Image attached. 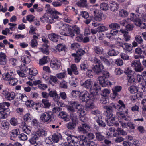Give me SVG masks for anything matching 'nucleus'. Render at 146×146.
I'll list each match as a JSON object with an SVG mask.
<instances>
[{
	"mask_svg": "<svg viewBox=\"0 0 146 146\" xmlns=\"http://www.w3.org/2000/svg\"><path fill=\"white\" fill-rule=\"evenodd\" d=\"M124 50L127 53H132L134 50H133V46L131 44L125 43L123 47Z\"/></svg>",
	"mask_w": 146,
	"mask_h": 146,
	"instance_id": "obj_28",
	"label": "nucleus"
},
{
	"mask_svg": "<svg viewBox=\"0 0 146 146\" xmlns=\"http://www.w3.org/2000/svg\"><path fill=\"white\" fill-rule=\"evenodd\" d=\"M49 58L46 56H43L42 58L39 60V64L40 66L43 65L47 63Z\"/></svg>",
	"mask_w": 146,
	"mask_h": 146,
	"instance_id": "obj_40",
	"label": "nucleus"
},
{
	"mask_svg": "<svg viewBox=\"0 0 146 146\" xmlns=\"http://www.w3.org/2000/svg\"><path fill=\"white\" fill-rule=\"evenodd\" d=\"M38 74V71L35 68H30L29 69V74L31 75L35 76Z\"/></svg>",
	"mask_w": 146,
	"mask_h": 146,
	"instance_id": "obj_56",
	"label": "nucleus"
},
{
	"mask_svg": "<svg viewBox=\"0 0 146 146\" xmlns=\"http://www.w3.org/2000/svg\"><path fill=\"white\" fill-rule=\"evenodd\" d=\"M104 113L106 117L105 119L108 125L111 126L115 125L116 126H119V123H117L115 121V115H113L112 113H107V111H106Z\"/></svg>",
	"mask_w": 146,
	"mask_h": 146,
	"instance_id": "obj_8",
	"label": "nucleus"
},
{
	"mask_svg": "<svg viewBox=\"0 0 146 146\" xmlns=\"http://www.w3.org/2000/svg\"><path fill=\"white\" fill-rule=\"evenodd\" d=\"M72 30L73 31V32L76 34H78L80 32V30L79 27L76 25L72 26Z\"/></svg>",
	"mask_w": 146,
	"mask_h": 146,
	"instance_id": "obj_55",
	"label": "nucleus"
},
{
	"mask_svg": "<svg viewBox=\"0 0 146 146\" xmlns=\"http://www.w3.org/2000/svg\"><path fill=\"white\" fill-rule=\"evenodd\" d=\"M68 143H65L62 144L60 146H80L78 145V143L82 146H88L89 141L86 137L81 135L78 137L71 135H68L66 138Z\"/></svg>",
	"mask_w": 146,
	"mask_h": 146,
	"instance_id": "obj_2",
	"label": "nucleus"
},
{
	"mask_svg": "<svg viewBox=\"0 0 146 146\" xmlns=\"http://www.w3.org/2000/svg\"><path fill=\"white\" fill-rule=\"evenodd\" d=\"M30 56H24L22 57L21 60L25 64H28L31 61Z\"/></svg>",
	"mask_w": 146,
	"mask_h": 146,
	"instance_id": "obj_47",
	"label": "nucleus"
},
{
	"mask_svg": "<svg viewBox=\"0 0 146 146\" xmlns=\"http://www.w3.org/2000/svg\"><path fill=\"white\" fill-rule=\"evenodd\" d=\"M60 134L59 135L56 133H54L52 135V138L53 142L57 143L59 141L60 137L61 136Z\"/></svg>",
	"mask_w": 146,
	"mask_h": 146,
	"instance_id": "obj_43",
	"label": "nucleus"
},
{
	"mask_svg": "<svg viewBox=\"0 0 146 146\" xmlns=\"http://www.w3.org/2000/svg\"><path fill=\"white\" fill-rule=\"evenodd\" d=\"M70 116L72 121L68 123L66 126L68 129L73 130L75 128L76 124L78 123V119L76 115L74 116L72 114H70Z\"/></svg>",
	"mask_w": 146,
	"mask_h": 146,
	"instance_id": "obj_13",
	"label": "nucleus"
},
{
	"mask_svg": "<svg viewBox=\"0 0 146 146\" xmlns=\"http://www.w3.org/2000/svg\"><path fill=\"white\" fill-rule=\"evenodd\" d=\"M124 72L126 75L127 78L128 80L127 85L129 86L135 85L136 82H138V81L137 79L135 80L133 75V73L132 70L128 67L125 69Z\"/></svg>",
	"mask_w": 146,
	"mask_h": 146,
	"instance_id": "obj_7",
	"label": "nucleus"
},
{
	"mask_svg": "<svg viewBox=\"0 0 146 146\" xmlns=\"http://www.w3.org/2000/svg\"><path fill=\"white\" fill-rule=\"evenodd\" d=\"M130 19L131 21H133L134 24L137 26H139L141 25V23L142 21L139 17H137L133 13L131 14Z\"/></svg>",
	"mask_w": 146,
	"mask_h": 146,
	"instance_id": "obj_24",
	"label": "nucleus"
},
{
	"mask_svg": "<svg viewBox=\"0 0 146 146\" xmlns=\"http://www.w3.org/2000/svg\"><path fill=\"white\" fill-rule=\"evenodd\" d=\"M122 87L120 86L117 85L115 86L112 89L113 95L111 97L113 99L116 100L119 97V93L121 91Z\"/></svg>",
	"mask_w": 146,
	"mask_h": 146,
	"instance_id": "obj_16",
	"label": "nucleus"
},
{
	"mask_svg": "<svg viewBox=\"0 0 146 146\" xmlns=\"http://www.w3.org/2000/svg\"><path fill=\"white\" fill-rule=\"evenodd\" d=\"M34 134L37 136L38 138L40 137H45L47 135V132L45 130L42 129H38L34 133Z\"/></svg>",
	"mask_w": 146,
	"mask_h": 146,
	"instance_id": "obj_27",
	"label": "nucleus"
},
{
	"mask_svg": "<svg viewBox=\"0 0 146 146\" xmlns=\"http://www.w3.org/2000/svg\"><path fill=\"white\" fill-rule=\"evenodd\" d=\"M17 95V97H16L17 100L21 102H25V104L27 106L31 107L33 106L34 107L35 105L37 106L39 104L38 103L35 104L33 101L28 100L27 97L24 94H21L19 93Z\"/></svg>",
	"mask_w": 146,
	"mask_h": 146,
	"instance_id": "obj_6",
	"label": "nucleus"
},
{
	"mask_svg": "<svg viewBox=\"0 0 146 146\" xmlns=\"http://www.w3.org/2000/svg\"><path fill=\"white\" fill-rule=\"evenodd\" d=\"M119 31L116 29L111 30L110 32L107 33L106 34V36L110 40H113L114 38V36L118 34Z\"/></svg>",
	"mask_w": 146,
	"mask_h": 146,
	"instance_id": "obj_22",
	"label": "nucleus"
},
{
	"mask_svg": "<svg viewBox=\"0 0 146 146\" xmlns=\"http://www.w3.org/2000/svg\"><path fill=\"white\" fill-rule=\"evenodd\" d=\"M102 73V76H99L98 78V80L99 81L100 84H98L100 86V89L101 86L103 87H106L108 86H110L112 84L111 83L108 79L110 77V74L109 72L106 71H104Z\"/></svg>",
	"mask_w": 146,
	"mask_h": 146,
	"instance_id": "obj_4",
	"label": "nucleus"
},
{
	"mask_svg": "<svg viewBox=\"0 0 146 146\" xmlns=\"http://www.w3.org/2000/svg\"><path fill=\"white\" fill-rule=\"evenodd\" d=\"M109 27L111 29H119L120 25L117 23H112L109 25Z\"/></svg>",
	"mask_w": 146,
	"mask_h": 146,
	"instance_id": "obj_63",
	"label": "nucleus"
},
{
	"mask_svg": "<svg viewBox=\"0 0 146 146\" xmlns=\"http://www.w3.org/2000/svg\"><path fill=\"white\" fill-rule=\"evenodd\" d=\"M87 0H79L76 3L77 5L81 7H86L88 6Z\"/></svg>",
	"mask_w": 146,
	"mask_h": 146,
	"instance_id": "obj_39",
	"label": "nucleus"
},
{
	"mask_svg": "<svg viewBox=\"0 0 146 146\" xmlns=\"http://www.w3.org/2000/svg\"><path fill=\"white\" fill-rule=\"evenodd\" d=\"M94 51L98 54H101L103 53V49L100 46H95Z\"/></svg>",
	"mask_w": 146,
	"mask_h": 146,
	"instance_id": "obj_44",
	"label": "nucleus"
},
{
	"mask_svg": "<svg viewBox=\"0 0 146 146\" xmlns=\"http://www.w3.org/2000/svg\"><path fill=\"white\" fill-rule=\"evenodd\" d=\"M120 31L123 35V39L124 40L126 41H128L129 40L130 36L129 35V32L123 29H121Z\"/></svg>",
	"mask_w": 146,
	"mask_h": 146,
	"instance_id": "obj_36",
	"label": "nucleus"
},
{
	"mask_svg": "<svg viewBox=\"0 0 146 146\" xmlns=\"http://www.w3.org/2000/svg\"><path fill=\"white\" fill-rule=\"evenodd\" d=\"M66 71L62 73H60L57 74L56 77L60 79H64L66 78L67 77V75L66 74Z\"/></svg>",
	"mask_w": 146,
	"mask_h": 146,
	"instance_id": "obj_50",
	"label": "nucleus"
},
{
	"mask_svg": "<svg viewBox=\"0 0 146 146\" xmlns=\"http://www.w3.org/2000/svg\"><path fill=\"white\" fill-rule=\"evenodd\" d=\"M100 86L97 83L94 84V87L91 88L90 90V94L88 91L85 90L80 93L79 98L82 102L86 103V106L87 108H91L92 104L91 103L90 105L88 104V102L92 100V101H95V98H97L98 96L97 95L98 91L100 90Z\"/></svg>",
	"mask_w": 146,
	"mask_h": 146,
	"instance_id": "obj_1",
	"label": "nucleus"
},
{
	"mask_svg": "<svg viewBox=\"0 0 146 146\" xmlns=\"http://www.w3.org/2000/svg\"><path fill=\"white\" fill-rule=\"evenodd\" d=\"M100 7L101 10L106 11L108 9L109 7L108 4L102 3L100 5Z\"/></svg>",
	"mask_w": 146,
	"mask_h": 146,
	"instance_id": "obj_62",
	"label": "nucleus"
},
{
	"mask_svg": "<svg viewBox=\"0 0 146 146\" xmlns=\"http://www.w3.org/2000/svg\"><path fill=\"white\" fill-rule=\"evenodd\" d=\"M56 48L59 52L65 51L66 49L65 45H63L61 44H58L56 46Z\"/></svg>",
	"mask_w": 146,
	"mask_h": 146,
	"instance_id": "obj_46",
	"label": "nucleus"
},
{
	"mask_svg": "<svg viewBox=\"0 0 146 146\" xmlns=\"http://www.w3.org/2000/svg\"><path fill=\"white\" fill-rule=\"evenodd\" d=\"M39 138L34 133L32 135V137L29 139V141L31 144L36 146L37 144V141Z\"/></svg>",
	"mask_w": 146,
	"mask_h": 146,
	"instance_id": "obj_35",
	"label": "nucleus"
},
{
	"mask_svg": "<svg viewBox=\"0 0 146 146\" xmlns=\"http://www.w3.org/2000/svg\"><path fill=\"white\" fill-rule=\"evenodd\" d=\"M32 118L31 115L29 113L25 114L23 117L24 120L26 122H31Z\"/></svg>",
	"mask_w": 146,
	"mask_h": 146,
	"instance_id": "obj_53",
	"label": "nucleus"
},
{
	"mask_svg": "<svg viewBox=\"0 0 146 146\" xmlns=\"http://www.w3.org/2000/svg\"><path fill=\"white\" fill-rule=\"evenodd\" d=\"M89 66L88 63L86 62H82L80 65V70L84 71L87 70Z\"/></svg>",
	"mask_w": 146,
	"mask_h": 146,
	"instance_id": "obj_41",
	"label": "nucleus"
},
{
	"mask_svg": "<svg viewBox=\"0 0 146 146\" xmlns=\"http://www.w3.org/2000/svg\"><path fill=\"white\" fill-rule=\"evenodd\" d=\"M4 92V95L5 99L7 100L11 101L13 100L15 97V96H17L18 95L17 94V95H15V94L14 92H9L8 91H3ZM19 93H18V94Z\"/></svg>",
	"mask_w": 146,
	"mask_h": 146,
	"instance_id": "obj_20",
	"label": "nucleus"
},
{
	"mask_svg": "<svg viewBox=\"0 0 146 146\" xmlns=\"http://www.w3.org/2000/svg\"><path fill=\"white\" fill-rule=\"evenodd\" d=\"M2 76L4 80L8 81H9L12 76L8 72L3 74Z\"/></svg>",
	"mask_w": 146,
	"mask_h": 146,
	"instance_id": "obj_58",
	"label": "nucleus"
},
{
	"mask_svg": "<svg viewBox=\"0 0 146 146\" xmlns=\"http://www.w3.org/2000/svg\"><path fill=\"white\" fill-rule=\"evenodd\" d=\"M35 16L32 15H29L26 16V19L29 22L31 23L34 21Z\"/></svg>",
	"mask_w": 146,
	"mask_h": 146,
	"instance_id": "obj_64",
	"label": "nucleus"
},
{
	"mask_svg": "<svg viewBox=\"0 0 146 146\" xmlns=\"http://www.w3.org/2000/svg\"><path fill=\"white\" fill-rule=\"evenodd\" d=\"M17 82L18 80L17 79L12 76L9 81V83L10 85L14 86L17 84Z\"/></svg>",
	"mask_w": 146,
	"mask_h": 146,
	"instance_id": "obj_49",
	"label": "nucleus"
},
{
	"mask_svg": "<svg viewBox=\"0 0 146 146\" xmlns=\"http://www.w3.org/2000/svg\"><path fill=\"white\" fill-rule=\"evenodd\" d=\"M48 99H42V102L44 104V107L46 108H49L51 106V103L49 102Z\"/></svg>",
	"mask_w": 146,
	"mask_h": 146,
	"instance_id": "obj_52",
	"label": "nucleus"
},
{
	"mask_svg": "<svg viewBox=\"0 0 146 146\" xmlns=\"http://www.w3.org/2000/svg\"><path fill=\"white\" fill-rule=\"evenodd\" d=\"M76 52V55L81 57L84 54L86 53L85 51L81 48L78 49L77 50Z\"/></svg>",
	"mask_w": 146,
	"mask_h": 146,
	"instance_id": "obj_59",
	"label": "nucleus"
},
{
	"mask_svg": "<svg viewBox=\"0 0 146 146\" xmlns=\"http://www.w3.org/2000/svg\"><path fill=\"white\" fill-rule=\"evenodd\" d=\"M50 16L48 17V15L46 14L43 16L41 18H40V20L41 22L43 23L49 22L50 23Z\"/></svg>",
	"mask_w": 146,
	"mask_h": 146,
	"instance_id": "obj_42",
	"label": "nucleus"
},
{
	"mask_svg": "<svg viewBox=\"0 0 146 146\" xmlns=\"http://www.w3.org/2000/svg\"><path fill=\"white\" fill-rule=\"evenodd\" d=\"M66 27L60 31V33L62 35L66 36H68L73 38L75 34L72 30V26L69 24H66Z\"/></svg>",
	"mask_w": 146,
	"mask_h": 146,
	"instance_id": "obj_11",
	"label": "nucleus"
},
{
	"mask_svg": "<svg viewBox=\"0 0 146 146\" xmlns=\"http://www.w3.org/2000/svg\"><path fill=\"white\" fill-rule=\"evenodd\" d=\"M90 127L89 124L86 123L82 124V126L79 127L78 128V130L84 134L87 133L90 131Z\"/></svg>",
	"mask_w": 146,
	"mask_h": 146,
	"instance_id": "obj_21",
	"label": "nucleus"
},
{
	"mask_svg": "<svg viewBox=\"0 0 146 146\" xmlns=\"http://www.w3.org/2000/svg\"><path fill=\"white\" fill-rule=\"evenodd\" d=\"M99 91H98V93L97 95L98 96V98H95V100L97 99H99V98H101L100 99V103L104 104H108L109 103L108 97L107 96H106L99 95V94L98 93Z\"/></svg>",
	"mask_w": 146,
	"mask_h": 146,
	"instance_id": "obj_26",
	"label": "nucleus"
},
{
	"mask_svg": "<svg viewBox=\"0 0 146 146\" xmlns=\"http://www.w3.org/2000/svg\"><path fill=\"white\" fill-rule=\"evenodd\" d=\"M68 73L70 76L72 75L73 73L75 75L79 74V72L76 65L73 64L71 65L70 68H68L67 69Z\"/></svg>",
	"mask_w": 146,
	"mask_h": 146,
	"instance_id": "obj_19",
	"label": "nucleus"
},
{
	"mask_svg": "<svg viewBox=\"0 0 146 146\" xmlns=\"http://www.w3.org/2000/svg\"><path fill=\"white\" fill-rule=\"evenodd\" d=\"M119 105L117 104L111 103L110 105L106 106L105 108L106 110L107 113H113V110L114 109L117 110L119 112H122L128 114V110L124 102L122 100H119L118 101Z\"/></svg>",
	"mask_w": 146,
	"mask_h": 146,
	"instance_id": "obj_3",
	"label": "nucleus"
},
{
	"mask_svg": "<svg viewBox=\"0 0 146 146\" xmlns=\"http://www.w3.org/2000/svg\"><path fill=\"white\" fill-rule=\"evenodd\" d=\"M96 122L100 127H104L106 126L105 123L102 119V118H98L96 120Z\"/></svg>",
	"mask_w": 146,
	"mask_h": 146,
	"instance_id": "obj_57",
	"label": "nucleus"
},
{
	"mask_svg": "<svg viewBox=\"0 0 146 146\" xmlns=\"http://www.w3.org/2000/svg\"><path fill=\"white\" fill-rule=\"evenodd\" d=\"M70 105H72L75 109H78L77 111L78 113L81 112L80 111H83L82 110L84 109V107L83 106L81 105L79 102L76 101H71L69 103Z\"/></svg>",
	"mask_w": 146,
	"mask_h": 146,
	"instance_id": "obj_17",
	"label": "nucleus"
},
{
	"mask_svg": "<svg viewBox=\"0 0 146 146\" xmlns=\"http://www.w3.org/2000/svg\"><path fill=\"white\" fill-rule=\"evenodd\" d=\"M10 110L9 108H7L5 110L0 111V119H3L7 117L8 115L9 114Z\"/></svg>",
	"mask_w": 146,
	"mask_h": 146,
	"instance_id": "obj_29",
	"label": "nucleus"
},
{
	"mask_svg": "<svg viewBox=\"0 0 146 146\" xmlns=\"http://www.w3.org/2000/svg\"><path fill=\"white\" fill-rule=\"evenodd\" d=\"M110 93V91L108 89H105L102 92L101 94H99V95L104 96H107L108 97Z\"/></svg>",
	"mask_w": 146,
	"mask_h": 146,
	"instance_id": "obj_60",
	"label": "nucleus"
},
{
	"mask_svg": "<svg viewBox=\"0 0 146 146\" xmlns=\"http://www.w3.org/2000/svg\"><path fill=\"white\" fill-rule=\"evenodd\" d=\"M95 83L98 84V83H94V85L92 87L93 82L91 79H88L85 80L84 82L83 81L80 82V84L82 86L86 89H90V90L91 88L94 87V84Z\"/></svg>",
	"mask_w": 146,
	"mask_h": 146,
	"instance_id": "obj_18",
	"label": "nucleus"
},
{
	"mask_svg": "<svg viewBox=\"0 0 146 146\" xmlns=\"http://www.w3.org/2000/svg\"><path fill=\"white\" fill-rule=\"evenodd\" d=\"M82 111H80L82 112H80V113H77L79 115L80 120L82 122H85L87 121L86 118L85 117L86 113L84 109L82 110Z\"/></svg>",
	"mask_w": 146,
	"mask_h": 146,
	"instance_id": "obj_37",
	"label": "nucleus"
},
{
	"mask_svg": "<svg viewBox=\"0 0 146 146\" xmlns=\"http://www.w3.org/2000/svg\"><path fill=\"white\" fill-rule=\"evenodd\" d=\"M119 53L117 51H115L114 49H109L108 52V54L110 56H116Z\"/></svg>",
	"mask_w": 146,
	"mask_h": 146,
	"instance_id": "obj_45",
	"label": "nucleus"
},
{
	"mask_svg": "<svg viewBox=\"0 0 146 146\" xmlns=\"http://www.w3.org/2000/svg\"><path fill=\"white\" fill-rule=\"evenodd\" d=\"M109 7L111 11L115 12L118 10L119 5L115 1H111L109 3Z\"/></svg>",
	"mask_w": 146,
	"mask_h": 146,
	"instance_id": "obj_23",
	"label": "nucleus"
},
{
	"mask_svg": "<svg viewBox=\"0 0 146 146\" xmlns=\"http://www.w3.org/2000/svg\"><path fill=\"white\" fill-rule=\"evenodd\" d=\"M96 139L100 141H103L106 138L102 133L98 131L95 133Z\"/></svg>",
	"mask_w": 146,
	"mask_h": 146,
	"instance_id": "obj_38",
	"label": "nucleus"
},
{
	"mask_svg": "<svg viewBox=\"0 0 146 146\" xmlns=\"http://www.w3.org/2000/svg\"><path fill=\"white\" fill-rule=\"evenodd\" d=\"M48 13L50 15V23H52L58 20L60 16H62V14L54 9H49L48 10Z\"/></svg>",
	"mask_w": 146,
	"mask_h": 146,
	"instance_id": "obj_10",
	"label": "nucleus"
},
{
	"mask_svg": "<svg viewBox=\"0 0 146 146\" xmlns=\"http://www.w3.org/2000/svg\"><path fill=\"white\" fill-rule=\"evenodd\" d=\"M128 12L125 10L121 9L119 11V15L120 17H125L128 16Z\"/></svg>",
	"mask_w": 146,
	"mask_h": 146,
	"instance_id": "obj_48",
	"label": "nucleus"
},
{
	"mask_svg": "<svg viewBox=\"0 0 146 146\" xmlns=\"http://www.w3.org/2000/svg\"><path fill=\"white\" fill-rule=\"evenodd\" d=\"M48 37L51 40L54 42H57L59 38V36L58 35L53 33H52L48 35Z\"/></svg>",
	"mask_w": 146,
	"mask_h": 146,
	"instance_id": "obj_34",
	"label": "nucleus"
},
{
	"mask_svg": "<svg viewBox=\"0 0 146 146\" xmlns=\"http://www.w3.org/2000/svg\"><path fill=\"white\" fill-rule=\"evenodd\" d=\"M11 139L19 140L20 141H25L27 140V135L23 133H20L18 129H15L12 130L10 132Z\"/></svg>",
	"mask_w": 146,
	"mask_h": 146,
	"instance_id": "obj_5",
	"label": "nucleus"
},
{
	"mask_svg": "<svg viewBox=\"0 0 146 146\" xmlns=\"http://www.w3.org/2000/svg\"><path fill=\"white\" fill-rule=\"evenodd\" d=\"M7 56L5 53H0V64L2 65H5L7 63Z\"/></svg>",
	"mask_w": 146,
	"mask_h": 146,
	"instance_id": "obj_30",
	"label": "nucleus"
},
{
	"mask_svg": "<svg viewBox=\"0 0 146 146\" xmlns=\"http://www.w3.org/2000/svg\"><path fill=\"white\" fill-rule=\"evenodd\" d=\"M10 122L11 124L13 126H15L18 124L17 119L15 117H12Z\"/></svg>",
	"mask_w": 146,
	"mask_h": 146,
	"instance_id": "obj_61",
	"label": "nucleus"
},
{
	"mask_svg": "<svg viewBox=\"0 0 146 146\" xmlns=\"http://www.w3.org/2000/svg\"><path fill=\"white\" fill-rule=\"evenodd\" d=\"M127 114L122 112H120L118 113V118L119 122H121L123 120H128V118L126 116Z\"/></svg>",
	"mask_w": 146,
	"mask_h": 146,
	"instance_id": "obj_33",
	"label": "nucleus"
},
{
	"mask_svg": "<svg viewBox=\"0 0 146 146\" xmlns=\"http://www.w3.org/2000/svg\"><path fill=\"white\" fill-rule=\"evenodd\" d=\"M53 114V112L48 111L43 113L40 116V118L44 122L49 123L52 121Z\"/></svg>",
	"mask_w": 146,
	"mask_h": 146,
	"instance_id": "obj_12",
	"label": "nucleus"
},
{
	"mask_svg": "<svg viewBox=\"0 0 146 146\" xmlns=\"http://www.w3.org/2000/svg\"><path fill=\"white\" fill-rule=\"evenodd\" d=\"M49 97L53 98L54 100H58L60 98V97L57 94V92L56 90H51L48 93Z\"/></svg>",
	"mask_w": 146,
	"mask_h": 146,
	"instance_id": "obj_32",
	"label": "nucleus"
},
{
	"mask_svg": "<svg viewBox=\"0 0 146 146\" xmlns=\"http://www.w3.org/2000/svg\"><path fill=\"white\" fill-rule=\"evenodd\" d=\"M60 62L56 60L54 61H51L50 62V67L53 70H57L59 69L60 66Z\"/></svg>",
	"mask_w": 146,
	"mask_h": 146,
	"instance_id": "obj_25",
	"label": "nucleus"
},
{
	"mask_svg": "<svg viewBox=\"0 0 146 146\" xmlns=\"http://www.w3.org/2000/svg\"><path fill=\"white\" fill-rule=\"evenodd\" d=\"M59 116L60 117L63 119L64 121H68L70 120L71 118L68 115L66 112L64 111H61L60 112L59 114Z\"/></svg>",
	"mask_w": 146,
	"mask_h": 146,
	"instance_id": "obj_31",
	"label": "nucleus"
},
{
	"mask_svg": "<svg viewBox=\"0 0 146 146\" xmlns=\"http://www.w3.org/2000/svg\"><path fill=\"white\" fill-rule=\"evenodd\" d=\"M91 61L96 64L94 67L92 68L93 70L97 74H100L104 69V67L100 60L96 58H92Z\"/></svg>",
	"mask_w": 146,
	"mask_h": 146,
	"instance_id": "obj_9",
	"label": "nucleus"
},
{
	"mask_svg": "<svg viewBox=\"0 0 146 146\" xmlns=\"http://www.w3.org/2000/svg\"><path fill=\"white\" fill-rule=\"evenodd\" d=\"M128 90L132 94L138 92V89L137 88L134 86H130V87L128 88Z\"/></svg>",
	"mask_w": 146,
	"mask_h": 146,
	"instance_id": "obj_54",
	"label": "nucleus"
},
{
	"mask_svg": "<svg viewBox=\"0 0 146 146\" xmlns=\"http://www.w3.org/2000/svg\"><path fill=\"white\" fill-rule=\"evenodd\" d=\"M131 65L136 72H141L144 69V68L139 61L136 60L133 61L131 62Z\"/></svg>",
	"mask_w": 146,
	"mask_h": 146,
	"instance_id": "obj_15",
	"label": "nucleus"
},
{
	"mask_svg": "<svg viewBox=\"0 0 146 146\" xmlns=\"http://www.w3.org/2000/svg\"><path fill=\"white\" fill-rule=\"evenodd\" d=\"M69 83L71 86L76 87L77 86L78 83L76 81V79L74 78H71L69 80Z\"/></svg>",
	"mask_w": 146,
	"mask_h": 146,
	"instance_id": "obj_51",
	"label": "nucleus"
},
{
	"mask_svg": "<svg viewBox=\"0 0 146 146\" xmlns=\"http://www.w3.org/2000/svg\"><path fill=\"white\" fill-rule=\"evenodd\" d=\"M94 19L98 21H100L102 20L105 19L106 17L101 10L97 9H94L93 10Z\"/></svg>",
	"mask_w": 146,
	"mask_h": 146,
	"instance_id": "obj_14",
	"label": "nucleus"
}]
</instances>
